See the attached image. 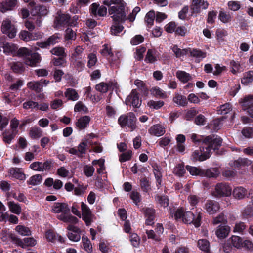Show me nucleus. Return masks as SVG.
Instances as JSON below:
<instances>
[{"instance_id": "nucleus-1", "label": "nucleus", "mask_w": 253, "mask_h": 253, "mask_svg": "<svg viewBox=\"0 0 253 253\" xmlns=\"http://www.w3.org/2000/svg\"><path fill=\"white\" fill-rule=\"evenodd\" d=\"M51 211L54 213H61L57 215V218L64 222L76 224L78 221L77 218L69 214L70 209L67 203H54L52 207Z\"/></svg>"}, {"instance_id": "nucleus-2", "label": "nucleus", "mask_w": 253, "mask_h": 253, "mask_svg": "<svg viewBox=\"0 0 253 253\" xmlns=\"http://www.w3.org/2000/svg\"><path fill=\"white\" fill-rule=\"evenodd\" d=\"M174 216L176 220H181L184 223H193L196 227L200 225L201 215L200 212L194 214L189 211H185L184 209L180 208L176 210Z\"/></svg>"}, {"instance_id": "nucleus-3", "label": "nucleus", "mask_w": 253, "mask_h": 253, "mask_svg": "<svg viewBox=\"0 0 253 253\" xmlns=\"http://www.w3.org/2000/svg\"><path fill=\"white\" fill-rule=\"evenodd\" d=\"M17 52L19 55L25 56L24 62L28 66H36L41 61V57L39 54L32 53L31 51L27 48H20Z\"/></svg>"}, {"instance_id": "nucleus-4", "label": "nucleus", "mask_w": 253, "mask_h": 253, "mask_svg": "<svg viewBox=\"0 0 253 253\" xmlns=\"http://www.w3.org/2000/svg\"><path fill=\"white\" fill-rule=\"evenodd\" d=\"M1 31L3 34L7 35L10 38H14L17 32L15 25L9 18H6L2 21Z\"/></svg>"}, {"instance_id": "nucleus-5", "label": "nucleus", "mask_w": 253, "mask_h": 253, "mask_svg": "<svg viewBox=\"0 0 253 253\" xmlns=\"http://www.w3.org/2000/svg\"><path fill=\"white\" fill-rule=\"evenodd\" d=\"M136 118L134 114L129 113L127 115H121L118 119V123L122 127L127 126L131 131H133L136 128Z\"/></svg>"}, {"instance_id": "nucleus-6", "label": "nucleus", "mask_w": 253, "mask_h": 253, "mask_svg": "<svg viewBox=\"0 0 253 253\" xmlns=\"http://www.w3.org/2000/svg\"><path fill=\"white\" fill-rule=\"evenodd\" d=\"M109 13L112 15L113 19L117 22H124L126 19V14L124 7L122 6H113L109 9Z\"/></svg>"}, {"instance_id": "nucleus-7", "label": "nucleus", "mask_w": 253, "mask_h": 253, "mask_svg": "<svg viewBox=\"0 0 253 253\" xmlns=\"http://www.w3.org/2000/svg\"><path fill=\"white\" fill-rule=\"evenodd\" d=\"M209 5L208 1L205 0H192L190 5L192 15L197 16L203 10H206Z\"/></svg>"}, {"instance_id": "nucleus-8", "label": "nucleus", "mask_w": 253, "mask_h": 253, "mask_svg": "<svg viewBox=\"0 0 253 253\" xmlns=\"http://www.w3.org/2000/svg\"><path fill=\"white\" fill-rule=\"evenodd\" d=\"M203 145L202 149L200 148L193 152L191 157L193 161H203L210 157L209 147H206L205 145Z\"/></svg>"}, {"instance_id": "nucleus-9", "label": "nucleus", "mask_w": 253, "mask_h": 253, "mask_svg": "<svg viewBox=\"0 0 253 253\" xmlns=\"http://www.w3.org/2000/svg\"><path fill=\"white\" fill-rule=\"evenodd\" d=\"M232 188L226 183H220L216 184L213 195L215 197H228L231 195Z\"/></svg>"}, {"instance_id": "nucleus-10", "label": "nucleus", "mask_w": 253, "mask_h": 253, "mask_svg": "<svg viewBox=\"0 0 253 253\" xmlns=\"http://www.w3.org/2000/svg\"><path fill=\"white\" fill-rule=\"evenodd\" d=\"M202 143L206 147H209L211 152V149L216 150L221 145L222 139L219 137L214 136L212 138L209 136L203 140Z\"/></svg>"}, {"instance_id": "nucleus-11", "label": "nucleus", "mask_w": 253, "mask_h": 253, "mask_svg": "<svg viewBox=\"0 0 253 253\" xmlns=\"http://www.w3.org/2000/svg\"><path fill=\"white\" fill-rule=\"evenodd\" d=\"M127 105H132L133 107L139 108L141 104V100L138 96V93L135 89L132 90L130 94L126 99Z\"/></svg>"}, {"instance_id": "nucleus-12", "label": "nucleus", "mask_w": 253, "mask_h": 253, "mask_svg": "<svg viewBox=\"0 0 253 253\" xmlns=\"http://www.w3.org/2000/svg\"><path fill=\"white\" fill-rule=\"evenodd\" d=\"M70 17L69 14L63 13L59 11L57 13V15L54 21V26L56 28L70 24L69 20Z\"/></svg>"}, {"instance_id": "nucleus-13", "label": "nucleus", "mask_w": 253, "mask_h": 253, "mask_svg": "<svg viewBox=\"0 0 253 253\" xmlns=\"http://www.w3.org/2000/svg\"><path fill=\"white\" fill-rule=\"evenodd\" d=\"M81 210L82 211V218L86 224L88 226L92 222L93 215L88 206L84 202L81 203Z\"/></svg>"}, {"instance_id": "nucleus-14", "label": "nucleus", "mask_w": 253, "mask_h": 253, "mask_svg": "<svg viewBox=\"0 0 253 253\" xmlns=\"http://www.w3.org/2000/svg\"><path fill=\"white\" fill-rule=\"evenodd\" d=\"M18 3L17 0H5L0 2V12L6 13L14 9Z\"/></svg>"}, {"instance_id": "nucleus-15", "label": "nucleus", "mask_w": 253, "mask_h": 253, "mask_svg": "<svg viewBox=\"0 0 253 253\" xmlns=\"http://www.w3.org/2000/svg\"><path fill=\"white\" fill-rule=\"evenodd\" d=\"M29 5L32 8L31 12L34 16H45L48 13V10L46 7L43 5H36L34 2H30Z\"/></svg>"}, {"instance_id": "nucleus-16", "label": "nucleus", "mask_w": 253, "mask_h": 253, "mask_svg": "<svg viewBox=\"0 0 253 253\" xmlns=\"http://www.w3.org/2000/svg\"><path fill=\"white\" fill-rule=\"evenodd\" d=\"M204 209L210 214L216 213L220 209L219 203L214 200H208L205 204Z\"/></svg>"}, {"instance_id": "nucleus-17", "label": "nucleus", "mask_w": 253, "mask_h": 253, "mask_svg": "<svg viewBox=\"0 0 253 253\" xmlns=\"http://www.w3.org/2000/svg\"><path fill=\"white\" fill-rule=\"evenodd\" d=\"M67 229L69 230L68 237L71 241L77 242L80 240V230L77 227L70 225L68 226Z\"/></svg>"}, {"instance_id": "nucleus-18", "label": "nucleus", "mask_w": 253, "mask_h": 253, "mask_svg": "<svg viewBox=\"0 0 253 253\" xmlns=\"http://www.w3.org/2000/svg\"><path fill=\"white\" fill-rule=\"evenodd\" d=\"M165 132V127L160 124L153 125L148 130L149 134L157 137L163 135Z\"/></svg>"}, {"instance_id": "nucleus-19", "label": "nucleus", "mask_w": 253, "mask_h": 253, "mask_svg": "<svg viewBox=\"0 0 253 253\" xmlns=\"http://www.w3.org/2000/svg\"><path fill=\"white\" fill-rule=\"evenodd\" d=\"M242 104L244 110H247L251 116L253 118V95L245 97Z\"/></svg>"}, {"instance_id": "nucleus-20", "label": "nucleus", "mask_w": 253, "mask_h": 253, "mask_svg": "<svg viewBox=\"0 0 253 253\" xmlns=\"http://www.w3.org/2000/svg\"><path fill=\"white\" fill-rule=\"evenodd\" d=\"M2 47L3 49V52L6 55H15L17 51L18 47L14 44L4 42Z\"/></svg>"}, {"instance_id": "nucleus-21", "label": "nucleus", "mask_w": 253, "mask_h": 253, "mask_svg": "<svg viewBox=\"0 0 253 253\" xmlns=\"http://www.w3.org/2000/svg\"><path fill=\"white\" fill-rule=\"evenodd\" d=\"M230 227L227 225H220L217 227L215 233L219 238H225L229 234Z\"/></svg>"}, {"instance_id": "nucleus-22", "label": "nucleus", "mask_w": 253, "mask_h": 253, "mask_svg": "<svg viewBox=\"0 0 253 253\" xmlns=\"http://www.w3.org/2000/svg\"><path fill=\"white\" fill-rule=\"evenodd\" d=\"M176 76L180 82L183 83H186L192 79L191 75L184 71H177L176 72Z\"/></svg>"}, {"instance_id": "nucleus-23", "label": "nucleus", "mask_w": 253, "mask_h": 253, "mask_svg": "<svg viewBox=\"0 0 253 253\" xmlns=\"http://www.w3.org/2000/svg\"><path fill=\"white\" fill-rule=\"evenodd\" d=\"M9 173L13 177L20 180H24L26 178L25 175L19 168H11L9 170Z\"/></svg>"}, {"instance_id": "nucleus-24", "label": "nucleus", "mask_w": 253, "mask_h": 253, "mask_svg": "<svg viewBox=\"0 0 253 253\" xmlns=\"http://www.w3.org/2000/svg\"><path fill=\"white\" fill-rule=\"evenodd\" d=\"M247 194V191L246 189L242 187H237L234 188L233 191V196L237 199L244 198Z\"/></svg>"}, {"instance_id": "nucleus-25", "label": "nucleus", "mask_w": 253, "mask_h": 253, "mask_svg": "<svg viewBox=\"0 0 253 253\" xmlns=\"http://www.w3.org/2000/svg\"><path fill=\"white\" fill-rule=\"evenodd\" d=\"M173 101L177 105L184 107L188 104V101L186 97L179 93H175L173 98Z\"/></svg>"}, {"instance_id": "nucleus-26", "label": "nucleus", "mask_w": 253, "mask_h": 253, "mask_svg": "<svg viewBox=\"0 0 253 253\" xmlns=\"http://www.w3.org/2000/svg\"><path fill=\"white\" fill-rule=\"evenodd\" d=\"M90 121V118L89 116H84L78 120L76 125L79 129H84L87 126Z\"/></svg>"}, {"instance_id": "nucleus-27", "label": "nucleus", "mask_w": 253, "mask_h": 253, "mask_svg": "<svg viewBox=\"0 0 253 253\" xmlns=\"http://www.w3.org/2000/svg\"><path fill=\"white\" fill-rule=\"evenodd\" d=\"M188 53L190 54L191 57L195 58L198 62L204 58L206 56L205 52L197 49L189 50Z\"/></svg>"}, {"instance_id": "nucleus-28", "label": "nucleus", "mask_w": 253, "mask_h": 253, "mask_svg": "<svg viewBox=\"0 0 253 253\" xmlns=\"http://www.w3.org/2000/svg\"><path fill=\"white\" fill-rule=\"evenodd\" d=\"M197 244L200 250L205 252V253H210V245L207 240L200 239L198 241Z\"/></svg>"}, {"instance_id": "nucleus-29", "label": "nucleus", "mask_w": 253, "mask_h": 253, "mask_svg": "<svg viewBox=\"0 0 253 253\" xmlns=\"http://www.w3.org/2000/svg\"><path fill=\"white\" fill-rule=\"evenodd\" d=\"M7 206L11 212L18 215L21 213V208L19 204L13 201H9L7 203Z\"/></svg>"}, {"instance_id": "nucleus-30", "label": "nucleus", "mask_w": 253, "mask_h": 253, "mask_svg": "<svg viewBox=\"0 0 253 253\" xmlns=\"http://www.w3.org/2000/svg\"><path fill=\"white\" fill-rule=\"evenodd\" d=\"M65 96L69 100L72 101L77 100L79 98V95L76 90L73 88H68L65 92Z\"/></svg>"}, {"instance_id": "nucleus-31", "label": "nucleus", "mask_w": 253, "mask_h": 253, "mask_svg": "<svg viewBox=\"0 0 253 253\" xmlns=\"http://www.w3.org/2000/svg\"><path fill=\"white\" fill-rule=\"evenodd\" d=\"M186 169L189 172L190 174L193 176H204V171H202L200 169L196 167L187 166Z\"/></svg>"}, {"instance_id": "nucleus-32", "label": "nucleus", "mask_w": 253, "mask_h": 253, "mask_svg": "<svg viewBox=\"0 0 253 253\" xmlns=\"http://www.w3.org/2000/svg\"><path fill=\"white\" fill-rule=\"evenodd\" d=\"M16 231L21 236H29L31 234L30 229L24 225H17L15 227Z\"/></svg>"}, {"instance_id": "nucleus-33", "label": "nucleus", "mask_w": 253, "mask_h": 253, "mask_svg": "<svg viewBox=\"0 0 253 253\" xmlns=\"http://www.w3.org/2000/svg\"><path fill=\"white\" fill-rule=\"evenodd\" d=\"M29 136L32 139H38L42 136V130L37 127H33L29 131Z\"/></svg>"}, {"instance_id": "nucleus-34", "label": "nucleus", "mask_w": 253, "mask_h": 253, "mask_svg": "<svg viewBox=\"0 0 253 253\" xmlns=\"http://www.w3.org/2000/svg\"><path fill=\"white\" fill-rule=\"evenodd\" d=\"M218 17L220 20L224 23L230 22L232 19V16L229 12L224 11H219Z\"/></svg>"}, {"instance_id": "nucleus-35", "label": "nucleus", "mask_w": 253, "mask_h": 253, "mask_svg": "<svg viewBox=\"0 0 253 253\" xmlns=\"http://www.w3.org/2000/svg\"><path fill=\"white\" fill-rule=\"evenodd\" d=\"M151 92L153 95L157 97L162 98L167 97L166 93L163 90L157 86L152 87L151 89Z\"/></svg>"}, {"instance_id": "nucleus-36", "label": "nucleus", "mask_w": 253, "mask_h": 253, "mask_svg": "<svg viewBox=\"0 0 253 253\" xmlns=\"http://www.w3.org/2000/svg\"><path fill=\"white\" fill-rule=\"evenodd\" d=\"M105 160L103 159L99 160H94L92 162L93 165H98L99 168L97 169V172L99 174H101L105 170Z\"/></svg>"}, {"instance_id": "nucleus-37", "label": "nucleus", "mask_w": 253, "mask_h": 253, "mask_svg": "<svg viewBox=\"0 0 253 253\" xmlns=\"http://www.w3.org/2000/svg\"><path fill=\"white\" fill-rule=\"evenodd\" d=\"M220 173L218 169L216 168H210L204 171V176L211 178L216 177Z\"/></svg>"}, {"instance_id": "nucleus-38", "label": "nucleus", "mask_w": 253, "mask_h": 253, "mask_svg": "<svg viewBox=\"0 0 253 253\" xmlns=\"http://www.w3.org/2000/svg\"><path fill=\"white\" fill-rule=\"evenodd\" d=\"M28 87L36 92H40L42 90V85L40 81H32L27 84Z\"/></svg>"}, {"instance_id": "nucleus-39", "label": "nucleus", "mask_w": 253, "mask_h": 253, "mask_svg": "<svg viewBox=\"0 0 253 253\" xmlns=\"http://www.w3.org/2000/svg\"><path fill=\"white\" fill-rule=\"evenodd\" d=\"M253 81V71H249L246 73L241 80V83L244 85H248Z\"/></svg>"}, {"instance_id": "nucleus-40", "label": "nucleus", "mask_w": 253, "mask_h": 253, "mask_svg": "<svg viewBox=\"0 0 253 253\" xmlns=\"http://www.w3.org/2000/svg\"><path fill=\"white\" fill-rule=\"evenodd\" d=\"M172 50L177 58H180L185 55L188 54L189 50L186 49H181L176 45H174L172 47Z\"/></svg>"}, {"instance_id": "nucleus-41", "label": "nucleus", "mask_w": 253, "mask_h": 253, "mask_svg": "<svg viewBox=\"0 0 253 253\" xmlns=\"http://www.w3.org/2000/svg\"><path fill=\"white\" fill-rule=\"evenodd\" d=\"M42 181V176L40 174H36L31 176L27 182L30 185H37L40 184Z\"/></svg>"}, {"instance_id": "nucleus-42", "label": "nucleus", "mask_w": 253, "mask_h": 253, "mask_svg": "<svg viewBox=\"0 0 253 253\" xmlns=\"http://www.w3.org/2000/svg\"><path fill=\"white\" fill-rule=\"evenodd\" d=\"M233 246L237 248H241L243 247L242 239L238 236H232L231 238Z\"/></svg>"}, {"instance_id": "nucleus-43", "label": "nucleus", "mask_w": 253, "mask_h": 253, "mask_svg": "<svg viewBox=\"0 0 253 253\" xmlns=\"http://www.w3.org/2000/svg\"><path fill=\"white\" fill-rule=\"evenodd\" d=\"M156 52L154 50L149 49L145 58V61L148 63H153L156 61Z\"/></svg>"}, {"instance_id": "nucleus-44", "label": "nucleus", "mask_w": 253, "mask_h": 253, "mask_svg": "<svg viewBox=\"0 0 253 253\" xmlns=\"http://www.w3.org/2000/svg\"><path fill=\"white\" fill-rule=\"evenodd\" d=\"M111 84H112V83L106 84L102 82L97 84L95 86V88L97 91L99 92L105 93L110 87V85Z\"/></svg>"}, {"instance_id": "nucleus-45", "label": "nucleus", "mask_w": 253, "mask_h": 253, "mask_svg": "<svg viewBox=\"0 0 253 253\" xmlns=\"http://www.w3.org/2000/svg\"><path fill=\"white\" fill-rule=\"evenodd\" d=\"M87 146L88 141L86 138L83 140L82 142L78 145V151L81 156L85 154Z\"/></svg>"}, {"instance_id": "nucleus-46", "label": "nucleus", "mask_w": 253, "mask_h": 253, "mask_svg": "<svg viewBox=\"0 0 253 253\" xmlns=\"http://www.w3.org/2000/svg\"><path fill=\"white\" fill-rule=\"evenodd\" d=\"M5 210V206L0 201V221H6L8 219V213L4 212Z\"/></svg>"}, {"instance_id": "nucleus-47", "label": "nucleus", "mask_w": 253, "mask_h": 253, "mask_svg": "<svg viewBox=\"0 0 253 253\" xmlns=\"http://www.w3.org/2000/svg\"><path fill=\"white\" fill-rule=\"evenodd\" d=\"M251 164V161L247 158H239L234 162L235 167H244Z\"/></svg>"}, {"instance_id": "nucleus-48", "label": "nucleus", "mask_w": 253, "mask_h": 253, "mask_svg": "<svg viewBox=\"0 0 253 253\" xmlns=\"http://www.w3.org/2000/svg\"><path fill=\"white\" fill-rule=\"evenodd\" d=\"M82 240L84 250L87 252H91L92 251V246L88 238L86 237L83 236Z\"/></svg>"}, {"instance_id": "nucleus-49", "label": "nucleus", "mask_w": 253, "mask_h": 253, "mask_svg": "<svg viewBox=\"0 0 253 253\" xmlns=\"http://www.w3.org/2000/svg\"><path fill=\"white\" fill-rule=\"evenodd\" d=\"M155 17V14L153 10H151L146 14L145 21L148 26H151L153 24Z\"/></svg>"}, {"instance_id": "nucleus-50", "label": "nucleus", "mask_w": 253, "mask_h": 253, "mask_svg": "<svg viewBox=\"0 0 253 253\" xmlns=\"http://www.w3.org/2000/svg\"><path fill=\"white\" fill-rule=\"evenodd\" d=\"M227 6L229 10L233 11L239 10L241 8V4L239 1L231 0L227 3Z\"/></svg>"}, {"instance_id": "nucleus-51", "label": "nucleus", "mask_w": 253, "mask_h": 253, "mask_svg": "<svg viewBox=\"0 0 253 253\" xmlns=\"http://www.w3.org/2000/svg\"><path fill=\"white\" fill-rule=\"evenodd\" d=\"M87 67L91 68L94 66L97 61L96 54L92 53L89 54L87 56Z\"/></svg>"}, {"instance_id": "nucleus-52", "label": "nucleus", "mask_w": 253, "mask_h": 253, "mask_svg": "<svg viewBox=\"0 0 253 253\" xmlns=\"http://www.w3.org/2000/svg\"><path fill=\"white\" fill-rule=\"evenodd\" d=\"M164 104L163 101H155L150 100L148 102L147 105L151 109H159L161 108Z\"/></svg>"}, {"instance_id": "nucleus-53", "label": "nucleus", "mask_w": 253, "mask_h": 253, "mask_svg": "<svg viewBox=\"0 0 253 253\" xmlns=\"http://www.w3.org/2000/svg\"><path fill=\"white\" fill-rule=\"evenodd\" d=\"M230 65L231 66V72L234 74H236L237 73L243 71L242 68L238 62L233 60L231 61Z\"/></svg>"}, {"instance_id": "nucleus-54", "label": "nucleus", "mask_w": 253, "mask_h": 253, "mask_svg": "<svg viewBox=\"0 0 253 253\" xmlns=\"http://www.w3.org/2000/svg\"><path fill=\"white\" fill-rule=\"evenodd\" d=\"M173 172L175 175L179 177L183 176L185 172L184 166L182 164L177 165L174 168Z\"/></svg>"}, {"instance_id": "nucleus-55", "label": "nucleus", "mask_w": 253, "mask_h": 253, "mask_svg": "<svg viewBox=\"0 0 253 253\" xmlns=\"http://www.w3.org/2000/svg\"><path fill=\"white\" fill-rule=\"evenodd\" d=\"M71 61L74 67L79 71H81L84 69V64L81 60L78 59V58H75L73 60H71Z\"/></svg>"}, {"instance_id": "nucleus-56", "label": "nucleus", "mask_w": 253, "mask_h": 253, "mask_svg": "<svg viewBox=\"0 0 253 253\" xmlns=\"http://www.w3.org/2000/svg\"><path fill=\"white\" fill-rule=\"evenodd\" d=\"M156 199L161 206L166 207L169 205V199L167 196H157Z\"/></svg>"}, {"instance_id": "nucleus-57", "label": "nucleus", "mask_w": 253, "mask_h": 253, "mask_svg": "<svg viewBox=\"0 0 253 253\" xmlns=\"http://www.w3.org/2000/svg\"><path fill=\"white\" fill-rule=\"evenodd\" d=\"M226 71V68L225 66H221L219 64H216L214 67V70L213 71V74L215 76H219L222 73Z\"/></svg>"}, {"instance_id": "nucleus-58", "label": "nucleus", "mask_w": 253, "mask_h": 253, "mask_svg": "<svg viewBox=\"0 0 253 253\" xmlns=\"http://www.w3.org/2000/svg\"><path fill=\"white\" fill-rule=\"evenodd\" d=\"M11 69L15 73H20L23 71V66L20 62H13L11 65Z\"/></svg>"}, {"instance_id": "nucleus-59", "label": "nucleus", "mask_w": 253, "mask_h": 253, "mask_svg": "<svg viewBox=\"0 0 253 253\" xmlns=\"http://www.w3.org/2000/svg\"><path fill=\"white\" fill-rule=\"evenodd\" d=\"M50 52L53 55L58 56H63L65 55L64 48L62 47H55Z\"/></svg>"}, {"instance_id": "nucleus-60", "label": "nucleus", "mask_w": 253, "mask_h": 253, "mask_svg": "<svg viewBox=\"0 0 253 253\" xmlns=\"http://www.w3.org/2000/svg\"><path fill=\"white\" fill-rule=\"evenodd\" d=\"M83 170L87 177H91L94 172L95 169L92 166L85 165L84 168Z\"/></svg>"}, {"instance_id": "nucleus-61", "label": "nucleus", "mask_w": 253, "mask_h": 253, "mask_svg": "<svg viewBox=\"0 0 253 253\" xmlns=\"http://www.w3.org/2000/svg\"><path fill=\"white\" fill-rule=\"evenodd\" d=\"M144 41V38L142 35H137L133 37L130 41L132 45H137L142 43Z\"/></svg>"}, {"instance_id": "nucleus-62", "label": "nucleus", "mask_w": 253, "mask_h": 253, "mask_svg": "<svg viewBox=\"0 0 253 253\" xmlns=\"http://www.w3.org/2000/svg\"><path fill=\"white\" fill-rule=\"evenodd\" d=\"M74 111L75 112L86 113L87 112V108L81 102H78L75 106Z\"/></svg>"}, {"instance_id": "nucleus-63", "label": "nucleus", "mask_w": 253, "mask_h": 253, "mask_svg": "<svg viewBox=\"0 0 253 253\" xmlns=\"http://www.w3.org/2000/svg\"><path fill=\"white\" fill-rule=\"evenodd\" d=\"M246 228V226L244 222H239L235 224L233 229L234 232L242 233Z\"/></svg>"}, {"instance_id": "nucleus-64", "label": "nucleus", "mask_w": 253, "mask_h": 253, "mask_svg": "<svg viewBox=\"0 0 253 253\" xmlns=\"http://www.w3.org/2000/svg\"><path fill=\"white\" fill-rule=\"evenodd\" d=\"M65 38L67 40H75L76 39V34L72 29L68 28L66 30Z\"/></svg>"}]
</instances>
